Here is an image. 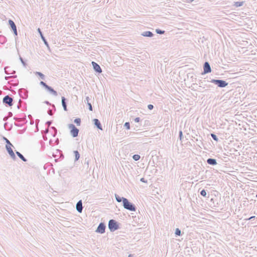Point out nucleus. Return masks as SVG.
I'll list each match as a JSON object with an SVG mask.
<instances>
[{
    "mask_svg": "<svg viewBox=\"0 0 257 257\" xmlns=\"http://www.w3.org/2000/svg\"><path fill=\"white\" fill-rule=\"evenodd\" d=\"M156 32L158 34L162 35L165 33V31L160 29H156Z\"/></svg>",
    "mask_w": 257,
    "mask_h": 257,
    "instance_id": "obj_31",
    "label": "nucleus"
},
{
    "mask_svg": "<svg viewBox=\"0 0 257 257\" xmlns=\"http://www.w3.org/2000/svg\"><path fill=\"white\" fill-rule=\"evenodd\" d=\"M9 24L12 28V30L13 31L14 34L15 36L18 35V32L17 30V27L14 21L12 20H9Z\"/></svg>",
    "mask_w": 257,
    "mask_h": 257,
    "instance_id": "obj_11",
    "label": "nucleus"
},
{
    "mask_svg": "<svg viewBox=\"0 0 257 257\" xmlns=\"http://www.w3.org/2000/svg\"><path fill=\"white\" fill-rule=\"evenodd\" d=\"M255 197H256L257 198V194H256V196H255Z\"/></svg>",
    "mask_w": 257,
    "mask_h": 257,
    "instance_id": "obj_51",
    "label": "nucleus"
},
{
    "mask_svg": "<svg viewBox=\"0 0 257 257\" xmlns=\"http://www.w3.org/2000/svg\"><path fill=\"white\" fill-rule=\"evenodd\" d=\"M89 97L88 96H87L85 98V99L84 100V102L87 104L88 106V109H89V110L92 111V106L91 104L89 102Z\"/></svg>",
    "mask_w": 257,
    "mask_h": 257,
    "instance_id": "obj_20",
    "label": "nucleus"
},
{
    "mask_svg": "<svg viewBox=\"0 0 257 257\" xmlns=\"http://www.w3.org/2000/svg\"><path fill=\"white\" fill-rule=\"evenodd\" d=\"M76 208L77 211L79 213L82 212V209H83V207H82V201L81 200H80L77 202V203L76 205Z\"/></svg>",
    "mask_w": 257,
    "mask_h": 257,
    "instance_id": "obj_13",
    "label": "nucleus"
},
{
    "mask_svg": "<svg viewBox=\"0 0 257 257\" xmlns=\"http://www.w3.org/2000/svg\"><path fill=\"white\" fill-rule=\"evenodd\" d=\"M74 156H75V161H77L79 160L80 158V154L78 151H74L73 152Z\"/></svg>",
    "mask_w": 257,
    "mask_h": 257,
    "instance_id": "obj_23",
    "label": "nucleus"
},
{
    "mask_svg": "<svg viewBox=\"0 0 257 257\" xmlns=\"http://www.w3.org/2000/svg\"><path fill=\"white\" fill-rule=\"evenodd\" d=\"M153 108H154V106H153V105H152V104H149V105H148V108L149 109H150V110H152V109H153Z\"/></svg>",
    "mask_w": 257,
    "mask_h": 257,
    "instance_id": "obj_38",
    "label": "nucleus"
},
{
    "mask_svg": "<svg viewBox=\"0 0 257 257\" xmlns=\"http://www.w3.org/2000/svg\"><path fill=\"white\" fill-rule=\"evenodd\" d=\"M15 73V71H13V72H12V73H11V74H14V73Z\"/></svg>",
    "mask_w": 257,
    "mask_h": 257,
    "instance_id": "obj_48",
    "label": "nucleus"
},
{
    "mask_svg": "<svg viewBox=\"0 0 257 257\" xmlns=\"http://www.w3.org/2000/svg\"><path fill=\"white\" fill-rule=\"evenodd\" d=\"M68 128L70 130V134L73 138L78 136L79 130L75 126L74 124L71 123L68 124Z\"/></svg>",
    "mask_w": 257,
    "mask_h": 257,
    "instance_id": "obj_4",
    "label": "nucleus"
},
{
    "mask_svg": "<svg viewBox=\"0 0 257 257\" xmlns=\"http://www.w3.org/2000/svg\"><path fill=\"white\" fill-rule=\"evenodd\" d=\"M124 126L125 127H126V128L127 130H130V122H125V123L124 124Z\"/></svg>",
    "mask_w": 257,
    "mask_h": 257,
    "instance_id": "obj_33",
    "label": "nucleus"
},
{
    "mask_svg": "<svg viewBox=\"0 0 257 257\" xmlns=\"http://www.w3.org/2000/svg\"><path fill=\"white\" fill-rule=\"evenodd\" d=\"M211 71V68L208 62H205L203 65V72L202 74H206Z\"/></svg>",
    "mask_w": 257,
    "mask_h": 257,
    "instance_id": "obj_10",
    "label": "nucleus"
},
{
    "mask_svg": "<svg viewBox=\"0 0 257 257\" xmlns=\"http://www.w3.org/2000/svg\"><path fill=\"white\" fill-rule=\"evenodd\" d=\"M20 60L21 63H22V64L23 65V66L24 67H26L27 65V64L21 56L20 57Z\"/></svg>",
    "mask_w": 257,
    "mask_h": 257,
    "instance_id": "obj_34",
    "label": "nucleus"
},
{
    "mask_svg": "<svg viewBox=\"0 0 257 257\" xmlns=\"http://www.w3.org/2000/svg\"><path fill=\"white\" fill-rule=\"evenodd\" d=\"M37 31L40 34L41 38L42 40H43V41L44 42V43L45 44V45H46L47 47H49L48 43L46 39H45V37L44 36V35H43V34L41 29L40 28H38L37 29Z\"/></svg>",
    "mask_w": 257,
    "mask_h": 257,
    "instance_id": "obj_14",
    "label": "nucleus"
},
{
    "mask_svg": "<svg viewBox=\"0 0 257 257\" xmlns=\"http://www.w3.org/2000/svg\"><path fill=\"white\" fill-rule=\"evenodd\" d=\"M46 90L51 94L55 96H57L58 95L57 92L52 87L48 86L46 88Z\"/></svg>",
    "mask_w": 257,
    "mask_h": 257,
    "instance_id": "obj_15",
    "label": "nucleus"
},
{
    "mask_svg": "<svg viewBox=\"0 0 257 257\" xmlns=\"http://www.w3.org/2000/svg\"><path fill=\"white\" fill-rule=\"evenodd\" d=\"M228 83L226 82L225 83V85H226V86L227 85Z\"/></svg>",
    "mask_w": 257,
    "mask_h": 257,
    "instance_id": "obj_50",
    "label": "nucleus"
},
{
    "mask_svg": "<svg viewBox=\"0 0 257 257\" xmlns=\"http://www.w3.org/2000/svg\"><path fill=\"white\" fill-rule=\"evenodd\" d=\"M52 123V121L51 120L48 121L46 122V124L49 126Z\"/></svg>",
    "mask_w": 257,
    "mask_h": 257,
    "instance_id": "obj_40",
    "label": "nucleus"
},
{
    "mask_svg": "<svg viewBox=\"0 0 257 257\" xmlns=\"http://www.w3.org/2000/svg\"><path fill=\"white\" fill-rule=\"evenodd\" d=\"M254 218H255L254 216H252L250 217H249V218H248L247 219H246L245 220H251V219H253Z\"/></svg>",
    "mask_w": 257,
    "mask_h": 257,
    "instance_id": "obj_41",
    "label": "nucleus"
},
{
    "mask_svg": "<svg viewBox=\"0 0 257 257\" xmlns=\"http://www.w3.org/2000/svg\"><path fill=\"white\" fill-rule=\"evenodd\" d=\"M200 194L203 197H206L207 195V193L205 190L203 189L200 192Z\"/></svg>",
    "mask_w": 257,
    "mask_h": 257,
    "instance_id": "obj_32",
    "label": "nucleus"
},
{
    "mask_svg": "<svg viewBox=\"0 0 257 257\" xmlns=\"http://www.w3.org/2000/svg\"><path fill=\"white\" fill-rule=\"evenodd\" d=\"M91 64L93 66V69L95 70V71L98 73H100L102 72L101 68L97 63L94 61H92Z\"/></svg>",
    "mask_w": 257,
    "mask_h": 257,
    "instance_id": "obj_12",
    "label": "nucleus"
},
{
    "mask_svg": "<svg viewBox=\"0 0 257 257\" xmlns=\"http://www.w3.org/2000/svg\"><path fill=\"white\" fill-rule=\"evenodd\" d=\"M175 234L176 236H181L182 235L181 230L178 228H176L175 229Z\"/></svg>",
    "mask_w": 257,
    "mask_h": 257,
    "instance_id": "obj_26",
    "label": "nucleus"
},
{
    "mask_svg": "<svg viewBox=\"0 0 257 257\" xmlns=\"http://www.w3.org/2000/svg\"><path fill=\"white\" fill-rule=\"evenodd\" d=\"M10 78V76H6V77H5V80H9V78Z\"/></svg>",
    "mask_w": 257,
    "mask_h": 257,
    "instance_id": "obj_44",
    "label": "nucleus"
},
{
    "mask_svg": "<svg viewBox=\"0 0 257 257\" xmlns=\"http://www.w3.org/2000/svg\"><path fill=\"white\" fill-rule=\"evenodd\" d=\"M93 121L94 122V124L96 126L97 128L100 130H102V127L101 123L98 119L94 118L93 119Z\"/></svg>",
    "mask_w": 257,
    "mask_h": 257,
    "instance_id": "obj_16",
    "label": "nucleus"
},
{
    "mask_svg": "<svg viewBox=\"0 0 257 257\" xmlns=\"http://www.w3.org/2000/svg\"><path fill=\"white\" fill-rule=\"evenodd\" d=\"M128 257H133V254H129V255H128Z\"/></svg>",
    "mask_w": 257,
    "mask_h": 257,
    "instance_id": "obj_47",
    "label": "nucleus"
},
{
    "mask_svg": "<svg viewBox=\"0 0 257 257\" xmlns=\"http://www.w3.org/2000/svg\"><path fill=\"white\" fill-rule=\"evenodd\" d=\"M124 202L122 204L123 207L130 211H136L137 210V207L135 204L130 202L126 198L125 200H124Z\"/></svg>",
    "mask_w": 257,
    "mask_h": 257,
    "instance_id": "obj_2",
    "label": "nucleus"
},
{
    "mask_svg": "<svg viewBox=\"0 0 257 257\" xmlns=\"http://www.w3.org/2000/svg\"><path fill=\"white\" fill-rule=\"evenodd\" d=\"M233 94V92L232 90H228L227 92H226V98L228 97L229 99L227 101L226 100V103H232L234 101L235 97H231V95Z\"/></svg>",
    "mask_w": 257,
    "mask_h": 257,
    "instance_id": "obj_8",
    "label": "nucleus"
},
{
    "mask_svg": "<svg viewBox=\"0 0 257 257\" xmlns=\"http://www.w3.org/2000/svg\"><path fill=\"white\" fill-rule=\"evenodd\" d=\"M40 84L41 85H42V86H43L46 89V88H47V87H48V85H47L45 82H44V81H41L40 82Z\"/></svg>",
    "mask_w": 257,
    "mask_h": 257,
    "instance_id": "obj_30",
    "label": "nucleus"
},
{
    "mask_svg": "<svg viewBox=\"0 0 257 257\" xmlns=\"http://www.w3.org/2000/svg\"><path fill=\"white\" fill-rule=\"evenodd\" d=\"M187 2H192L194 0H186Z\"/></svg>",
    "mask_w": 257,
    "mask_h": 257,
    "instance_id": "obj_46",
    "label": "nucleus"
},
{
    "mask_svg": "<svg viewBox=\"0 0 257 257\" xmlns=\"http://www.w3.org/2000/svg\"><path fill=\"white\" fill-rule=\"evenodd\" d=\"M211 136L212 137V138L215 140V141H217L218 140V138H217V137L214 134H211Z\"/></svg>",
    "mask_w": 257,
    "mask_h": 257,
    "instance_id": "obj_36",
    "label": "nucleus"
},
{
    "mask_svg": "<svg viewBox=\"0 0 257 257\" xmlns=\"http://www.w3.org/2000/svg\"><path fill=\"white\" fill-rule=\"evenodd\" d=\"M230 129H231V128H230V127H229L227 128V130H230Z\"/></svg>",
    "mask_w": 257,
    "mask_h": 257,
    "instance_id": "obj_49",
    "label": "nucleus"
},
{
    "mask_svg": "<svg viewBox=\"0 0 257 257\" xmlns=\"http://www.w3.org/2000/svg\"><path fill=\"white\" fill-rule=\"evenodd\" d=\"M3 102L9 106H12L13 105V98L9 95H6L3 98Z\"/></svg>",
    "mask_w": 257,
    "mask_h": 257,
    "instance_id": "obj_5",
    "label": "nucleus"
},
{
    "mask_svg": "<svg viewBox=\"0 0 257 257\" xmlns=\"http://www.w3.org/2000/svg\"><path fill=\"white\" fill-rule=\"evenodd\" d=\"M133 158L135 161H138L140 159V156L139 155H134L133 156Z\"/></svg>",
    "mask_w": 257,
    "mask_h": 257,
    "instance_id": "obj_29",
    "label": "nucleus"
},
{
    "mask_svg": "<svg viewBox=\"0 0 257 257\" xmlns=\"http://www.w3.org/2000/svg\"><path fill=\"white\" fill-rule=\"evenodd\" d=\"M243 4V2H236L234 3L233 6L237 8L242 6Z\"/></svg>",
    "mask_w": 257,
    "mask_h": 257,
    "instance_id": "obj_25",
    "label": "nucleus"
},
{
    "mask_svg": "<svg viewBox=\"0 0 257 257\" xmlns=\"http://www.w3.org/2000/svg\"><path fill=\"white\" fill-rule=\"evenodd\" d=\"M179 136L180 140L182 141V139L183 138V133H182V131H179Z\"/></svg>",
    "mask_w": 257,
    "mask_h": 257,
    "instance_id": "obj_35",
    "label": "nucleus"
},
{
    "mask_svg": "<svg viewBox=\"0 0 257 257\" xmlns=\"http://www.w3.org/2000/svg\"><path fill=\"white\" fill-rule=\"evenodd\" d=\"M3 139L7 144L6 145L12 146V147H13V145L11 144V143L8 139H7L6 137H4Z\"/></svg>",
    "mask_w": 257,
    "mask_h": 257,
    "instance_id": "obj_28",
    "label": "nucleus"
},
{
    "mask_svg": "<svg viewBox=\"0 0 257 257\" xmlns=\"http://www.w3.org/2000/svg\"><path fill=\"white\" fill-rule=\"evenodd\" d=\"M105 228H106V226H105L104 223L101 222L98 225V226L96 230V232H97L98 233H101V234L105 232Z\"/></svg>",
    "mask_w": 257,
    "mask_h": 257,
    "instance_id": "obj_9",
    "label": "nucleus"
},
{
    "mask_svg": "<svg viewBox=\"0 0 257 257\" xmlns=\"http://www.w3.org/2000/svg\"><path fill=\"white\" fill-rule=\"evenodd\" d=\"M108 225L110 231L111 232L114 231L119 228L118 222L114 219L109 220Z\"/></svg>",
    "mask_w": 257,
    "mask_h": 257,
    "instance_id": "obj_3",
    "label": "nucleus"
},
{
    "mask_svg": "<svg viewBox=\"0 0 257 257\" xmlns=\"http://www.w3.org/2000/svg\"><path fill=\"white\" fill-rule=\"evenodd\" d=\"M210 82L213 83L217 86L221 88L225 87V80H219V79H212Z\"/></svg>",
    "mask_w": 257,
    "mask_h": 257,
    "instance_id": "obj_6",
    "label": "nucleus"
},
{
    "mask_svg": "<svg viewBox=\"0 0 257 257\" xmlns=\"http://www.w3.org/2000/svg\"><path fill=\"white\" fill-rule=\"evenodd\" d=\"M207 163L211 165H215L217 164L216 160L215 159L209 158L207 160Z\"/></svg>",
    "mask_w": 257,
    "mask_h": 257,
    "instance_id": "obj_21",
    "label": "nucleus"
},
{
    "mask_svg": "<svg viewBox=\"0 0 257 257\" xmlns=\"http://www.w3.org/2000/svg\"><path fill=\"white\" fill-rule=\"evenodd\" d=\"M234 142L233 138L232 136H229L228 138H227V133H226V143H228V144L230 146H227L226 148L228 149L230 148L229 150V151H227V149L226 148V174L227 172H235L234 171L231 170V169H233V167H230V165L229 163H228V161H230V163H232L233 160L235 159L234 158V156H237L236 154H239L237 151L234 148H232V146H234V144L232 145V143Z\"/></svg>",
    "mask_w": 257,
    "mask_h": 257,
    "instance_id": "obj_1",
    "label": "nucleus"
},
{
    "mask_svg": "<svg viewBox=\"0 0 257 257\" xmlns=\"http://www.w3.org/2000/svg\"><path fill=\"white\" fill-rule=\"evenodd\" d=\"M134 121L136 122H139L140 121V118L138 117L135 118Z\"/></svg>",
    "mask_w": 257,
    "mask_h": 257,
    "instance_id": "obj_39",
    "label": "nucleus"
},
{
    "mask_svg": "<svg viewBox=\"0 0 257 257\" xmlns=\"http://www.w3.org/2000/svg\"><path fill=\"white\" fill-rule=\"evenodd\" d=\"M115 199L118 202H122V204H123L124 203V200H125L126 198H124V197H120V196H119V195H118L117 194H115Z\"/></svg>",
    "mask_w": 257,
    "mask_h": 257,
    "instance_id": "obj_19",
    "label": "nucleus"
},
{
    "mask_svg": "<svg viewBox=\"0 0 257 257\" xmlns=\"http://www.w3.org/2000/svg\"><path fill=\"white\" fill-rule=\"evenodd\" d=\"M74 122L77 125H80L81 123V119L79 118H75Z\"/></svg>",
    "mask_w": 257,
    "mask_h": 257,
    "instance_id": "obj_27",
    "label": "nucleus"
},
{
    "mask_svg": "<svg viewBox=\"0 0 257 257\" xmlns=\"http://www.w3.org/2000/svg\"><path fill=\"white\" fill-rule=\"evenodd\" d=\"M61 100H62V105L64 110L65 111H67V108L66 99L64 96H62L61 97Z\"/></svg>",
    "mask_w": 257,
    "mask_h": 257,
    "instance_id": "obj_18",
    "label": "nucleus"
},
{
    "mask_svg": "<svg viewBox=\"0 0 257 257\" xmlns=\"http://www.w3.org/2000/svg\"><path fill=\"white\" fill-rule=\"evenodd\" d=\"M45 103L48 105L50 104V103L48 101H45Z\"/></svg>",
    "mask_w": 257,
    "mask_h": 257,
    "instance_id": "obj_45",
    "label": "nucleus"
},
{
    "mask_svg": "<svg viewBox=\"0 0 257 257\" xmlns=\"http://www.w3.org/2000/svg\"><path fill=\"white\" fill-rule=\"evenodd\" d=\"M11 147L12 146L6 145V149L11 158L14 160H16L17 158Z\"/></svg>",
    "mask_w": 257,
    "mask_h": 257,
    "instance_id": "obj_7",
    "label": "nucleus"
},
{
    "mask_svg": "<svg viewBox=\"0 0 257 257\" xmlns=\"http://www.w3.org/2000/svg\"><path fill=\"white\" fill-rule=\"evenodd\" d=\"M9 68H10V67H6L5 68V73H6V74H10V73H9V72H9V70H8V69H9Z\"/></svg>",
    "mask_w": 257,
    "mask_h": 257,
    "instance_id": "obj_37",
    "label": "nucleus"
},
{
    "mask_svg": "<svg viewBox=\"0 0 257 257\" xmlns=\"http://www.w3.org/2000/svg\"><path fill=\"white\" fill-rule=\"evenodd\" d=\"M48 113L49 115H52V111H51V109H49V110H48Z\"/></svg>",
    "mask_w": 257,
    "mask_h": 257,
    "instance_id": "obj_43",
    "label": "nucleus"
},
{
    "mask_svg": "<svg viewBox=\"0 0 257 257\" xmlns=\"http://www.w3.org/2000/svg\"><path fill=\"white\" fill-rule=\"evenodd\" d=\"M141 35L144 37H152L154 34L151 31L144 32L141 34Z\"/></svg>",
    "mask_w": 257,
    "mask_h": 257,
    "instance_id": "obj_17",
    "label": "nucleus"
},
{
    "mask_svg": "<svg viewBox=\"0 0 257 257\" xmlns=\"http://www.w3.org/2000/svg\"><path fill=\"white\" fill-rule=\"evenodd\" d=\"M35 74L36 75L39 76L41 78V79L43 80L45 79V76L42 73L40 72H36Z\"/></svg>",
    "mask_w": 257,
    "mask_h": 257,
    "instance_id": "obj_24",
    "label": "nucleus"
},
{
    "mask_svg": "<svg viewBox=\"0 0 257 257\" xmlns=\"http://www.w3.org/2000/svg\"><path fill=\"white\" fill-rule=\"evenodd\" d=\"M140 181L142 182H147V181L145 180V178H142L141 179H140Z\"/></svg>",
    "mask_w": 257,
    "mask_h": 257,
    "instance_id": "obj_42",
    "label": "nucleus"
},
{
    "mask_svg": "<svg viewBox=\"0 0 257 257\" xmlns=\"http://www.w3.org/2000/svg\"><path fill=\"white\" fill-rule=\"evenodd\" d=\"M17 156L24 162H26L27 160L24 157V156L18 151L16 152Z\"/></svg>",
    "mask_w": 257,
    "mask_h": 257,
    "instance_id": "obj_22",
    "label": "nucleus"
}]
</instances>
